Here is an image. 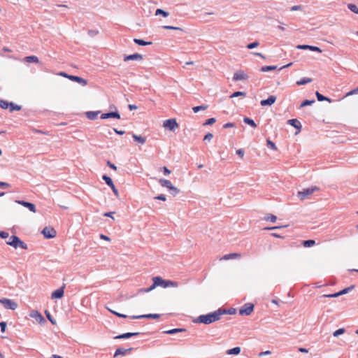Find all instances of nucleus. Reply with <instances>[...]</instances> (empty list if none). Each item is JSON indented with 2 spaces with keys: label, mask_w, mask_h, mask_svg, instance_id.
<instances>
[{
  "label": "nucleus",
  "mask_w": 358,
  "mask_h": 358,
  "mask_svg": "<svg viewBox=\"0 0 358 358\" xmlns=\"http://www.w3.org/2000/svg\"><path fill=\"white\" fill-rule=\"evenodd\" d=\"M224 314H226V310L220 308L207 315H201L199 316L196 320V322L209 324L220 320L221 316Z\"/></svg>",
  "instance_id": "obj_1"
},
{
  "label": "nucleus",
  "mask_w": 358,
  "mask_h": 358,
  "mask_svg": "<svg viewBox=\"0 0 358 358\" xmlns=\"http://www.w3.org/2000/svg\"><path fill=\"white\" fill-rule=\"evenodd\" d=\"M152 281H153L152 285L150 287L148 288L146 292H150V291L154 289L157 286H161L164 288H166L169 287H178V282L173 281V280H166L159 276L153 277Z\"/></svg>",
  "instance_id": "obj_2"
},
{
  "label": "nucleus",
  "mask_w": 358,
  "mask_h": 358,
  "mask_svg": "<svg viewBox=\"0 0 358 358\" xmlns=\"http://www.w3.org/2000/svg\"><path fill=\"white\" fill-rule=\"evenodd\" d=\"M319 191V188L316 186L312 187L310 188L304 189L302 191H299L297 193L298 197L303 201L308 198H309L315 192Z\"/></svg>",
  "instance_id": "obj_3"
},
{
  "label": "nucleus",
  "mask_w": 358,
  "mask_h": 358,
  "mask_svg": "<svg viewBox=\"0 0 358 358\" xmlns=\"http://www.w3.org/2000/svg\"><path fill=\"white\" fill-rule=\"evenodd\" d=\"M163 127L166 129L173 131L179 127V124H178L176 120L173 118L164 121Z\"/></svg>",
  "instance_id": "obj_4"
},
{
  "label": "nucleus",
  "mask_w": 358,
  "mask_h": 358,
  "mask_svg": "<svg viewBox=\"0 0 358 358\" xmlns=\"http://www.w3.org/2000/svg\"><path fill=\"white\" fill-rule=\"evenodd\" d=\"M0 303H1L5 308L10 310H15L18 306L15 301L6 298L0 299Z\"/></svg>",
  "instance_id": "obj_5"
},
{
  "label": "nucleus",
  "mask_w": 358,
  "mask_h": 358,
  "mask_svg": "<svg viewBox=\"0 0 358 358\" xmlns=\"http://www.w3.org/2000/svg\"><path fill=\"white\" fill-rule=\"evenodd\" d=\"M159 182L162 187H166L169 190L173 191L174 192V194H178L179 192V189L177 187H174L171 181L166 179L161 178L159 180Z\"/></svg>",
  "instance_id": "obj_6"
},
{
  "label": "nucleus",
  "mask_w": 358,
  "mask_h": 358,
  "mask_svg": "<svg viewBox=\"0 0 358 358\" xmlns=\"http://www.w3.org/2000/svg\"><path fill=\"white\" fill-rule=\"evenodd\" d=\"M254 310V305L250 303L244 304L239 310L241 315H250Z\"/></svg>",
  "instance_id": "obj_7"
},
{
  "label": "nucleus",
  "mask_w": 358,
  "mask_h": 358,
  "mask_svg": "<svg viewBox=\"0 0 358 358\" xmlns=\"http://www.w3.org/2000/svg\"><path fill=\"white\" fill-rule=\"evenodd\" d=\"M42 234L46 238H52L56 236L57 232L52 227H46L43 229Z\"/></svg>",
  "instance_id": "obj_8"
},
{
  "label": "nucleus",
  "mask_w": 358,
  "mask_h": 358,
  "mask_svg": "<svg viewBox=\"0 0 358 358\" xmlns=\"http://www.w3.org/2000/svg\"><path fill=\"white\" fill-rule=\"evenodd\" d=\"M12 243V247H13L15 249L22 248L24 250H27L28 248L27 245L24 242L21 241L20 238L17 237V236H15V238H14V241Z\"/></svg>",
  "instance_id": "obj_9"
},
{
  "label": "nucleus",
  "mask_w": 358,
  "mask_h": 358,
  "mask_svg": "<svg viewBox=\"0 0 358 358\" xmlns=\"http://www.w3.org/2000/svg\"><path fill=\"white\" fill-rule=\"evenodd\" d=\"M29 316L36 320L39 324H43L45 322V318L43 315L37 310L31 311Z\"/></svg>",
  "instance_id": "obj_10"
},
{
  "label": "nucleus",
  "mask_w": 358,
  "mask_h": 358,
  "mask_svg": "<svg viewBox=\"0 0 358 358\" xmlns=\"http://www.w3.org/2000/svg\"><path fill=\"white\" fill-rule=\"evenodd\" d=\"M248 76L243 71H236L233 76V80L234 81L238 80H245L248 78Z\"/></svg>",
  "instance_id": "obj_11"
},
{
  "label": "nucleus",
  "mask_w": 358,
  "mask_h": 358,
  "mask_svg": "<svg viewBox=\"0 0 358 358\" xmlns=\"http://www.w3.org/2000/svg\"><path fill=\"white\" fill-rule=\"evenodd\" d=\"M354 287V286H352V287H347L345 289H343V290L338 292H336L335 294H324L322 296V297H328V298H334V297H338L341 295H343V294H345L346 293L348 292L349 290H351L352 288Z\"/></svg>",
  "instance_id": "obj_12"
},
{
  "label": "nucleus",
  "mask_w": 358,
  "mask_h": 358,
  "mask_svg": "<svg viewBox=\"0 0 358 358\" xmlns=\"http://www.w3.org/2000/svg\"><path fill=\"white\" fill-rule=\"evenodd\" d=\"M296 48L299 50H310L311 51H315L320 53L322 52V50L320 48L308 45H298L296 46Z\"/></svg>",
  "instance_id": "obj_13"
},
{
  "label": "nucleus",
  "mask_w": 358,
  "mask_h": 358,
  "mask_svg": "<svg viewBox=\"0 0 358 358\" xmlns=\"http://www.w3.org/2000/svg\"><path fill=\"white\" fill-rule=\"evenodd\" d=\"M132 350V348H119L115 350V354L113 355V357H118V356H124L127 354H129Z\"/></svg>",
  "instance_id": "obj_14"
},
{
  "label": "nucleus",
  "mask_w": 358,
  "mask_h": 358,
  "mask_svg": "<svg viewBox=\"0 0 358 358\" xmlns=\"http://www.w3.org/2000/svg\"><path fill=\"white\" fill-rule=\"evenodd\" d=\"M16 203L23 206L25 208H27L30 211H31L33 213H36V206L32 203L24 201H20V200L16 201Z\"/></svg>",
  "instance_id": "obj_15"
},
{
  "label": "nucleus",
  "mask_w": 358,
  "mask_h": 358,
  "mask_svg": "<svg viewBox=\"0 0 358 358\" xmlns=\"http://www.w3.org/2000/svg\"><path fill=\"white\" fill-rule=\"evenodd\" d=\"M276 101V96L273 95H271L268 96L267 99H263L260 101V104L262 106H271Z\"/></svg>",
  "instance_id": "obj_16"
},
{
  "label": "nucleus",
  "mask_w": 358,
  "mask_h": 358,
  "mask_svg": "<svg viewBox=\"0 0 358 358\" xmlns=\"http://www.w3.org/2000/svg\"><path fill=\"white\" fill-rule=\"evenodd\" d=\"M241 257V253L234 252L230 254L224 255L222 257L220 258V261L222 260H229V259H239Z\"/></svg>",
  "instance_id": "obj_17"
},
{
  "label": "nucleus",
  "mask_w": 358,
  "mask_h": 358,
  "mask_svg": "<svg viewBox=\"0 0 358 358\" xmlns=\"http://www.w3.org/2000/svg\"><path fill=\"white\" fill-rule=\"evenodd\" d=\"M64 287H62L56 289L55 291H54L51 294L52 299H61L64 296Z\"/></svg>",
  "instance_id": "obj_18"
},
{
  "label": "nucleus",
  "mask_w": 358,
  "mask_h": 358,
  "mask_svg": "<svg viewBox=\"0 0 358 358\" xmlns=\"http://www.w3.org/2000/svg\"><path fill=\"white\" fill-rule=\"evenodd\" d=\"M160 315L159 314H146L137 316H132V319H141V318H148V319H158Z\"/></svg>",
  "instance_id": "obj_19"
},
{
  "label": "nucleus",
  "mask_w": 358,
  "mask_h": 358,
  "mask_svg": "<svg viewBox=\"0 0 358 358\" xmlns=\"http://www.w3.org/2000/svg\"><path fill=\"white\" fill-rule=\"evenodd\" d=\"M143 59V55L138 54V53H135V54H133V55H127V56H125L124 58V61H129V60H142Z\"/></svg>",
  "instance_id": "obj_20"
},
{
  "label": "nucleus",
  "mask_w": 358,
  "mask_h": 358,
  "mask_svg": "<svg viewBox=\"0 0 358 358\" xmlns=\"http://www.w3.org/2000/svg\"><path fill=\"white\" fill-rule=\"evenodd\" d=\"M69 80H71L72 81L77 82V83L81 84L83 86H85L87 84V82L86 80L83 79L81 77H78L76 76H71V77H69Z\"/></svg>",
  "instance_id": "obj_21"
},
{
  "label": "nucleus",
  "mask_w": 358,
  "mask_h": 358,
  "mask_svg": "<svg viewBox=\"0 0 358 358\" xmlns=\"http://www.w3.org/2000/svg\"><path fill=\"white\" fill-rule=\"evenodd\" d=\"M138 334H139L138 332L126 333V334H123L114 337V338H115V339L128 338H130V337L134 336H137Z\"/></svg>",
  "instance_id": "obj_22"
},
{
  "label": "nucleus",
  "mask_w": 358,
  "mask_h": 358,
  "mask_svg": "<svg viewBox=\"0 0 358 358\" xmlns=\"http://www.w3.org/2000/svg\"><path fill=\"white\" fill-rule=\"evenodd\" d=\"M288 124L293 126L294 127L296 128L300 131V129L301 127V124L299 120L296 119H291L288 120Z\"/></svg>",
  "instance_id": "obj_23"
},
{
  "label": "nucleus",
  "mask_w": 358,
  "mask_h": 358,
  "mask_svg": "<svg viewBox=\"0 0 358 358\" xmlns=\"http://www.w3.org/2000/svg\"><path fill=\"white\" fill-rule=\"evenodd\" d=\"M24 61L27 63H38L39 62L38 58L34 55L25 57Z\"/></svg>",
  "instance_id": "obj_24"
},
{
  "label": "nucleus",
  "mask_w": 358,
  "mask_h": 358,
  "mask_svg": "<svg viewBox=\"0 0 358 358\" xmlns=\"http://www.w3.org/2000/svg\"><path fill=\"white\" fill-rule=\"evenodd\" d=\"M132 137L135 140V141H136L137 143H138L140 144H144L146 141V138L141 136H138L136 134H132Z\"/></svg>",
  "instance_id": "obj_25"
},
{
  "label": "nucleus",
  "mask_w": 358,
  "mask_h": 358,
  "mask_svg": "<svg viewBox=\"0 0 358 358\" xmlns=\"http://www.w3.org/2000/svg\"><path fill=\"white\" fill-rule=\"evenodd\" d=\"M100 113L99 111H89L86 113V116L90 120H94L96 118L98 115Z\"/></svg>",
  "instance_id": "obj_26"
},
{
  "label": "nucleus",
  "mask_w": 358,
  "mask_h": 358,
  "mask_svg": "<svg viewBox=\"0 0 358 358\" xmlns=\"http://www.w3.org/2000/svg\"><path fill=\"white\" fill-rule=\"evenodd\" d=\"M241 352V348L236 347L227 351V355H238Z\"/></svg>",
  "instance_id": "obj_27"
},
{
  "label": "nucleus",
  "mask_w": 358,
  "mask_h": 358,
  "mask_svg": "<svg viewBox=\"0 0 358 358\" xmlns=\"http://www.w3.org/2000/svg\"><path fill=\"white\" fill-rule=\"evenodd\" d=\"M243 122H244L245 124H248V125H250V126H251V127H254V128L257 127V124H256V123L254 122V120H252V119H250V118H249V117H244V118H243Z\"/></svg>",
  "instance_id": "obj_28"
},
{
  "label": "nucleus",
  "mask_w": 358,
  "mask_h": 358,
  "mask_svg": "<svg viewBox=\"0 0 358 358\" xmlns=\"http://www.w3.org/2000/svg\"><path fill=\"white\" fill-rule=\"evenodd\" d=\"M315 95L317 96V99L319 101H327L329 102H331V99L323 96L322 94H321L320 93H319L318 92H316L315 93Z\"/></svg>",
  "instance_id": "obj_29"
},
{
  "label": "nucleus",
  "mask_w": 358,
  "mask_h": 358,
  "mask_svg": "<svg viewBox=\"0 0 358 358\" xmlns=\"http://www.w3.org/2000/svg\"><path fill=\"white\" fill-rule=\"evenodd\" d=\"M302 245L306 248H309L315 245L314 240H307L302 242Z\"/></svg>",
  "instance_id": "obj_30"
},
{
  "label": "nucleus",
  "mask_w": 358,
  "mask_h": 358,
  "mask_svg": "<svg viewBox=\"0 0 358 358\" xmlns=\"http://www.w3.org/2000/svg\"><path fill=\"white\" fill-rule=\"evenodd\" d=\"M312 82V79L309 78H304L296 82L297 85H302Z\"/></svg>",
  "instance_id": "obj_31"
},
{
  "label": "nucleus",
  "mask_w": 358,
  "mask_h": 358,
  "mask_svg": "<svg viewBox=\"0 0 358 358\" xmlns=\"http://www.w3.org/2000/svg\"><path fill=\"white\" fill-rule=\"evenodd\" d=\"M134 43L138 45H150L152 43V42H146L142 39H138V38H135L134 40Z\"/></svg>",
  "instance_id": "obj_32"
},
{
  "label": "nucleus",
  "mask_w": 358,
  "mask_h": 358,
  "mask_svg": "<svg viewBox=\"0 0 358 358\" xmlns=\"http://www.w3.org/2000/svg\"><path fill=\"white\" fill-rule=\"evenodd\" d=\"M264 220L274 223L277 220V217L273 214H268L264 217Z\"/></svg>",
  "instance_id": "obj_33"
},
{
  "label": "nucleus",
  "mask_w": 358,
  "mask_h": 358,
  "mask_svg": "<svg viewBox=\"0 0 358 358\" xmlns=\"http://www.w3.org/2000/svg\"><path fill=\"white\" fill-rule=\"evenodd\" d=\"M276 69H277L276 66H264L262 67L261 71L262 72H266V71L275 70Z\"/></svg>",
  "instance_id": "obj_34"
},
{
  "label": "nucleus",
  "mask_w": 358,
  "mask_h": 358,
  "mask_svg": "<svg viewBox=\"0 0 358 358\" xmlns=\"http://www.w3.org/2000/svg\"><path fill=\"white\" fill-rule=\"evenodd\" d=\"M185 331V329H173L166 331L165 333L167 334H174L178 332H182V331Z\"/></svg>",
  "instance_id": "obj_35"
},
{
  "label": "nucleus",
  "mask_w": 358,
  "mask_h": 358,
  "mask_svg": "<svg viewBox=\"0 0 358 358\" xmlns=\"http://www.w3.org/2000/svg\"><path fill=\"white\" fill-rule=\"evenodd\" d=\"M9 110L10 112H13L14 110H20L21 109V107L18 105H15L13 103H9Z\"/></svg>",
  "instance_id": "obj_36"
},
{
  "label": "nucleus",
  "mask_w": 358,
  "mask_h": 358,
  "mask_svg": "<svg viewBox=\"0 0 358 358\" xmlns=\"http://www.w3.org/2000/svg\"><path fill=\"white\" fill-rule=\"evenodd\" d=\"M208 108V106L206 105H202V106H194L192 108V110L194 112V113H197L199 112V110H204L206 109H207Z\"/></svg>",
  "instance_id": "obj_37"
},
{
  "label": "nucleus",
  "mask_w": 358,
  "mask_h": 358,
  "mask_svg": "<svg viewBox=\"0 0 358 358\" xmlns=\"http://www.w3.org/2000/svg\"><path fill=\"white\" fill-rule=\"evenodd\" d=\"M348 7L352 12L358 14V7L356 5L350 3Z\"/></svg>",
  "instance_id": "obj_38"
},
{
  "label": "nucleus",
  "mask_w": 358,
  "mask_h": 358,
  "mask_svg": "<svg viewBox=\"0 0 358 358\" xmlns=\"http://www.w3.org/2000/svg\"><path fill=\"white\" fill-rule=\"evenodd\" d=\"M245 96L246 94L244 92H235L232 94L230 95V98L237 97V96Z\"/></svg>",
  "instance_id": "obj_39"
},
{
  "label": "nucleus",
  "mask_w": 358,
  "mask_h": 358,
  "mask_svg": "<svg viewBox=\"0 0 358 358\" xmlns=\"http://www.w3.org/2000/svg\"><path fill=\"white\" fill-rule=\"evenodd\" d=\"M9 103L5 100L0 99V107L3 109L8 108Z\"/></svg>",
  "instance_id": "obj_40"
},
{
  "label": "nucleus",
  "mask_w": 358,
  "mask_h": 358,
  "mask_svg": "<svg viewBox=\"0 0 358 358\" xmlns=\"http://www.w3.org/2000/svg\"><path fill=\"white\" fill-rule=\"evenodd\" d=\"M266 143H267L268 147H269L271 150H277V147H276L275 144L273 142H272L271 140L267 139Z\"/></svg>",
  "instance_id": "obj_41"
},
{
  "label": "nucleus",
  "mask_w": 358,
  "mask_h": 358,
  "mask_svg": "<svg viewBox=\"0 0 358 358\" xmlns=\"http://www.w3.org/2000/svg\"><path fill=\"white\" fill-rule=\"evenodd\" d=\"M102 178L106 181V184L109 187H112V179L109 176L104 175L103 176Z\"/></svg>",
  "instance_id": "obj_42"
},
{
  "label": "nucleus",
  "mask_w": 358,
  "mask_h": 358,
  "mask_svg": "<svg viewBox=\"0 0 358 358\" xmlns=\"http://www.w3.org/2000/svg\"><path fill=\"white\" fill-rule=\"evenodd\" d=\"M155 15H162L164 17H167L169 15V13L160 9V8H158L157 9L156 12H155Z\"/></svg>",
  "instance_id": "obj_43"
},
{
  "label": "nucleus",
  "mask_w": 358,
  "mask_h": 358,
  "mask_svg": "<svg viewBox=\"0 0 358 358\" xmlns=\"http://www.w3.org/2000/svg\"><path fill=\"white\" fill-rule=\"evenodd\" d=\"M315 102V100H304L300 105L301 108L305 107L306 106L310 105Z\"/></svg>",
  "instance_id": "obj_44"
},
{
  "label": "nucleus",
  "mask_w": 358,
  "mask_h": 358,
  "mask_svg": "<svg viewBox=\"0 0 358 358\" xmlns=\"http://www.w3.org/2000/svg\"><path fill=\"white\" fill-rule=\"evenodd\" d=\"M344 332H345V329L341 328V329H338V330L335 331L334 332L333 335H334V336L337 337L339 335L343 334Z\"/></svg>",
  "instance_id": "obj_45"
},
{
  "label": "nucleus",
  "mask_w": 358,
  "mask_h": 358,
  "mask_svg": "<svg viewBox=\"0 0 358 358\" xmlns=\"http://www.w3.org/2000/svg\"><path fill=\"white\" fill-rule=\"evenodd\" d=\"M215 122H216V120L214 117H211V118L208 119L205 122L203 125H211V124H214Z\"/></svg>",
  "instance_id": "obj_46"
},
{
  "label": "nucleus",
  "mask_w": 358,
  "mask_h": 358,
  "mask_svg": "<svg viewBox=\"0 0 358 358\" xmlns=\"http://www.w3.org/2000/svg\"><path fill=\"white\" fill-rule=\"evenodd\" d=\"M259 45V42L255 41V42H253L252 43L248 44L247 45V48L248 49H252V48H255L257 47Z\"/></svg>",
  "instance_id": "obj_47"
},
{
  "label": "nucleus",
  "mask_w": 358,
  "mask_h": 358,
  "mask_svg": "<svg viewBox=\"0 0 358 358\" xmlns=\"http://www.w3.org/2000/svg\"><path fill=\"white\" fill-rule=\"evenodd\" d=\"M45 314H46V316L48 317V319L49 320V321L52 324H56V321L51 317L50 313H48L47 310L45 311Z\"/></svg>",
  "instance_id": "obj_48"
},
{
  "label": "nucleus",
  "mask_w": 358,
  "mask_h": 358,
  "mask_svg": "<svg viewBox=\"0 0 358 358\" xmlns=\"http://www.w3.org/2000/svg\"><path fill=\"white\" fill-rule=\"evenodd\" d=\"M357 93H358V87L348 92L346 94V96H352V95L357 94Z\"/></svg>",
  "instance_id": "obj_49"
},
{
  "label": "nucleus",
  "mask_w": 358,
  "mask_h": 358,
  "mask_svg": "<svg viewBox=\"0 0 358 358\" xmlns=\"http://www.w3.org/2000/svg\"><path fill=\"white\" fill-rule=\"evenodd\" d=\"M213 137V134L211 133H208L207 134L205 135L204 138H203V140L204 141H210Z\"/></svg>",
  "instance_id": "obj_50"
},
{
  "label": "nucleus",
  "mask_w": 358,
  "mask_h": 358,
  "mask_svg": "<svg viewBox=\"0 0 358 358\" xmlns=\"http://www.w3.org/2000/svg\"><path fill=\"white\" fill-rule=\"evenodd\" d=\"M112 117V112L102 114L101 116V119L110 118Z\"/></svg>",
  "instance_id": "obj_51"
},
{
  "label": "nucleus",
  "mask_w": 358,
  "mask_h": 358,
  "mask_svg": "<svg viewBox=\"0 0 358 358\" xmlns=\"http://www.w3.org/2000/svg\"><path fill=\"white\" fill-rule=\"evenodd\" d=\"M164 29H173V30H182L180 27H173V26H164Z\"/></svg>",
  "instance_id": "obj_52"
},
{
  "label": "nucleus",
  "mask_w": 358,
  "mask_h": 358,
  "mask_svg": "<svg viewBox=\"0 0 358 358\" xmlns=\"http://www.w3.org/2000/svg\"><path fill=\"white\" fill-rule=\"evenodd\" d=\"M155 199H157V200L164 201L166 200V196L164 194L158 195V196H155Z\"/></svg>",
  "instance_id": "obj_53"
},
{
  "label": "nucleus",
  "mask_w": 358,
  "mask_h": 358,
  "mask_svg": "<svg viewBox=\"0 0 358 358\" xmlns=\"http://www.w3.org/2000/svg\"><path fill=\"white\" fill-rule=\"evenodd\" d=\"M9 234L8 232L6 231H0V237L2 238H8Z\"/></svg>",
  "instance_id": "obj_54"
},
{
  "label": "nucleus",
  "mask_w": 358,
  "mask_h": 358,
  "mask_svg": "<svg viewBox=\"0 0 358 358\" xmlns=\"http://www.w3.org/2000/svg\"><path fill=\"white\" fill-rule=\"evenodd\" d=\"M0 327H1V331L2 332H4L6 331V323L5 322H1Z\"/></svg>",
  "instance_id": "obj_55"
},
{
  "label": "nucleus",
  "mask_w": 358,
  "mask_h": 358,
  "mask_svg": "<svg viewBox=\"0 0 358 358\" xmlns=\"http://www.w3.org/2000/svg\"><path fill=\"white\" fill-rule=\"evenodd\" d=\"M15 236H11L9 238L8 241H6V244H7V245H10V246H12V244H13V243H12V242H13V241H14V238H15Z\"/></svg>",
  "instance_id": "obj_56"
},
{
  "label": "nucleus",
  "mask_w": 358,
  "mask_h": 358,
  "mask_svg": "<svg viewBox=\"0 0 358 358\" xmlns=\"http://www.w3.org/2000/svg\"><path fill=\"white\" fill-rule=\"evenodd\" d=\"M236 154L241 157L243 158L244 156V151L242 149H238L236 150Z\"/></svg>",
  "instance_id": "obj_57"
},
{
  "label": "nucleus",
  "mask_w": 358,
  "mask_h": 358,
  "mask_svg": "<svg viewBox=\"0 0 358 358\" xmlns=\"http://www.w3.org/2000/svg\"><path fill=\"white\" fill-rule=\"evenodd\" d=\"M287 227V225L280 226V227H265L264 229L265 230H272V229H280V228Z\"/></svg>",
  "instance_id": "obj_58"
},
{
  "label": "nucleus",
  "mask_w": 358,
  "mask_h": 358,
  "mask_svg": "<svg viewBox=\"0 0 358 358\" xmlns=\"http://www.w3.org/2000/svg\"><path fill=\"white\" fill-rule=\"evenodd\" d=\"M162 169L163 170L164 173L165 175H169V174H170V173H171V170H169L166 166H164V167H162Z\"/></svg>",
  "instance_id": "obj_59"
},
{
  "label": "nucleus",
  "mask_w": 358,
  "mask_h": 358,
  "mask_svg": "<svg viewBox=\"0 0 358 358\" xmlns=\"http://www.w3.org/2000/svg\"><path fill=\"white\" fill-rule=\"evenodd\" d=\"M235 127V124L234 123H231V122H229V123H226L225 124H224L223 127L224 129H227V128H230V127Z\"/></svg>",
  "instance_id": "obj_60"
},
{
  "label": "nucleus",
  "mask_w": 358,
  "mask_h": 358,
  "mask_svg": "<svg viewBox=\"0 0 358 358\" xmlns=\"http://www.w3.org/2000/svg\"><path fill=\"white\" fill-rule=\"evenodd\" d=\"M301 9H302L301 6H294L291 8L292 11L299 10H301Z\"/></svg>",
  "instance_id": "obj_61"
},
{
  "label": "nucleus",
  "mask_w": 358,
  "mask_h": 358,
  "mask_svg": "<svg viewBox=\"0 0 358 358\" xmlns=\"http://www.w3.org/2000/svg\"><path fill=\"white\" fill-rule=\"evenodd\" d=\"M58 75H59L60 76L64 77V78H67L69 79V77H71V75H68L65 72H60L58 73Z\"/></svg>",
  "instance_id": "obj_62"
},
{
  "label": "nucleus",
  "mask_w": 358,
  "mask_h": 358,
  "mask_svg": "<svg viewBox=\"0 0 358 358\" xmlns=\"http://www.w3.org/2000/svg\"><path fill=\"white\" fill-rule=\"evenodd\" d=\"M10 185L7 182H0V187H8Z\"/></svg>",
  "instance_id": "obj_63"
},
{
  "label": "nucleus",
  "mask_w": 358,
  "mask_h": 358,
  "mask_svg": "<svg viewBox=\"0 0 358 358\" xmlns=\"http://www.w3.org/2000/svg\"><path fill=\"white\" fill-rule=\"evenodd\" d=\"M299 351L301 352H303V353H308V350L306 349V348H299Z\"/></svg>",
  "instance_id": "obj_64"
}]
</instances>
